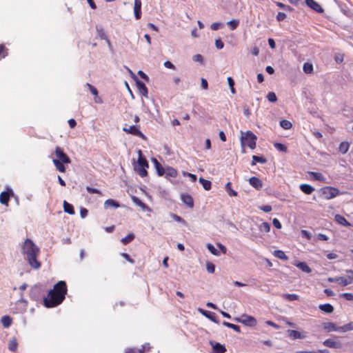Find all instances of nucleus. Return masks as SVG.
Segmentation results:
<instances>
[{"instance_id": "obj_29", "label": "nucleus", "mask_w": 353, "mask_h": 353, "mask_svg": "<svg viewBox=\"0 0 353 353\" xmlns=\"http://www.w3.org/2000/svg\"><path fill=\"white\" fill-rule=\"evenodd\" d=\"M1 322L4 327H9L12 324V320L9 316L5 315L1 317Z\"/></svg>"}, {"instance_id": "obj_12", "label": "nucleus", "mask_w": 353, "mask_h": 353, "mask_svg": "<svg viewBox=\"0 0 353 353\" xmlns=\"http://www.w3.org/2000/svg\"><path fill=\"white\" fill-rule=\"evenodd\" d=\"M305 3L308 7L318 13H322L323 12L322 7L314 0H305Z\"/></svg>"}, {"instance_id": "obj_30", "label": "nucleus", "mask_w": 353, "mask_h": 353, "mask_svg": "<svg viewBox=\"0 0 353 353\" xmlns=\"http://www.w3.org/2000/svg\"><path fill=\"white\" fill-rule=\"evenodd\" d=\"M147 167H142V166H136L135 167V171L137 173L141 176V177H145L148 175V172L146 170Z\"/></svg>"}, {"instance_id": "obj_20", "label": "nucleus", "mask_w": 353, "mask_h": 353, "mask_svg": "<svg viewBox=\"0 0 353 353\" xmlns=\"http://www.w3.org/2000/svg\"><path fill=\"white\" fill-rule=\"evenodd\" d=\"M300 190L306 194H310L314 191V188L306 183L301 184L299 186Z\"/></svg>"}, {"instance_id": "obj_47", "label": "nucleus", "mask_w": 353, "mask_h": 353, "mask_svg": "<svg viewBox=\"0 0 353 353\" xmlns=\"http://www.w3.org/2000/svg\"><path fill=\"white\" fill-rule=\"evenodd\" d=\"M283 296L289 301H296L299 299V296L296 294H285Z\"/></svg>"}, {"instance_id": "obj_54", "label": "nucleus", "mask_w": 353, "mask_h": 353, "mask_svg": "<svg viewBox=\"0 0 353 353\" xmlns=\"http://www.w3.org/2000/svg\"><path fill=\"white\" fill-rule=\"evenodd\" d=\"M206 269L209 273H214L215 271V267L214 265L212 263H208L206 264Z\"/></svg>"}, {"instance_id": "obj_15", "label": "nucleus", "mask_w": 353, "mask_h": 353, "mask_svg": "<svg viewBox=\"0 0 353 353\" xmlns=\"http://www.w3.org/2000/svg\"><path fill=\"white\" fill-rule=\"evenodd\" d=\"M182 201L190 208L194 207V200L191 195L188 194H183L181 196Z\"/></svg>"}, {"instance_id": "obj_23", "label": "nucleus", "mask_w": 353, "mask_h": 353, "mask_svg": "<svg viewBox=\"0 0 353 353\" xmlns=\"http://www.w3.org/2000/svg\"><path fill=\"white\" fill-rule=\"evenodd\" d=\"M63 205V210H64L65 212H66L69 214H71V215L74 214L75 211H74V207L72 204L68 203L66 201H64Z\"/></svg>"}, {"instance_id": "obj_55", "label": "nucleus", "mask_w": 353, "mask_h": 353, "mask_svg": "<svg viewBox=\"0 0 353 353\" xmlns=\"http://www.w3.org/2000/svg\"><path fill=\"white\" fill-rule=\"evenodd\" d=\"M121 255L129 263H132V264H134V260L133 259H132L130 257V256L127 254V253H125V252H123L121 254Z\"/></svg>"}, {"instance_id": "obj_59", "label": "nucleus", "mask_w": 353, "mask_h": 353, "mask_svg": "<svg viewBox=\"0 0 353 353\" xmlns=\"http://www.w3.org/2000/svg\"><path fill=\"white\" fill-rule=\"evenodd\" d=\"M286 18V14L284 12H279L276 15V19L279 21H282Z\"/></svg>"}, {"instance_id": "obj_41", "label": "nucleus", "mask_w": 353, "mask_h": 353, "mask_svg": "<svg viewBox=\"0 0 353 353\" xmlns=\"http://www.w3.org/2000/svg\"><path fill=\"white\" fill-rule=\"evenodd\" d=\"M213 348L216 353H225L226 352L225 346L219 343H216L213 345Z\"/></svg>"}, {"instance_id": "obj_3", "label": "nucleus", "mask_w": 353, "mask_h": 353, "mask_svg": "<svg viewBox=\"0 0 353 353\" xmlns=\"http://www.w3.org/2000/svg\"><path fill=\"white\" fill-rule=\"evenodd\" d=\"M257 137L250 130L245 132H241V144L243 148V152H245V146L253 150L256 145Z\"/></svg>"}, {"instance_id": "obj_36", "label": "nucleus", "mask_w": 353, "mask_h": 353, "mask_svg": "<svg viewBox=\"0 0 353 353\" xmlns=\"http://www.w3.org/2000/svg\"><path fill=\"white\" fill-rule=\"evenodd\" d=\"M104 205L105 208L114 207L117 208L119 207V203L111 199L106 200L104 203Z\"/></svg>"}, {"instance_id": "obj_57", "label": "nucleus", "mask_w": 353, "mask_h": 353, "mask_svg": "<svg viewBox=\"0 0 353 353\" xmlns=\"http://www.w3.org/2000/svg\"><path fill=\"white\" fill-rule=\"evenodd\" d=\"M183 175L184 176H188V177H190V179H191V181L192 182H195L196 181L197 177H196V175H195V174L184 172H183Z\"/></svg>"}, {"instance_id": "obj_14", "label": "nucleus", "mask_w": 353, "mask_h": 353, "mask_svg": "<svg viewBox=\"0 0 353 353\" xmlns=\"http://www.w3.org/2000/svg\"><path fill=\"white\" fill-rule=\"evenodd\" d=\"M141 0H134V13L137 19L141 17Z\"/></svg>"}, {"instance_id": "obj_32", "label": "nucleus", "mask_w": 353, "mask_h": 353, "mask_svg": "<svg viewBox=\"0 0 353 353\" xmlns=\"http://www.w3.org/2000/svg\"><path fill=\"white\" fill-rule=\"evenodd\" d=\"M259 230L261 232L268 233L270 231V225L268 222H263L259 225Z\"/></svg>"}, {"instance_id": "obj_19", "label": "nucleus", "mask_w": 353, "mask_h": 353, "mask_svg": "<svg viewBox=\"0 0 353 353\" xmlns=\"http://www.w3.org/2000/svg\"><path fill=\"white\" fill-rule=\"evenodd\" d=\"M167 179L172 177L176 178L178 175L177 170L172 167H167L165 168V174Z\"/></svg>"}, {"instance_id": "obj_22", "label": "nucleus", "mask_w": 353, "mask_h": 353, "mask_svg": "<svg viewBox=\"0 0 353 353\" xmlns=\"http://www.w3.org/2000/svg\"><path fill=\"white\" fill-rule=\"evenodd\" d=\"M319 308L322 312L327 314L332 313L334 311V307L330 303L321 304L319 305Z\"/></svg>"}, {"instance_id": "obj_39", "label": "nucleus", "mask_w": 353, "mask_h": 353, "mask_svg": "<svg viewBox=\"0 0 353 353\" xmlns=\"http://www.w3.org/2000/svg\"><path fill=\"white\" fill-rule=\"evenodd\" d=\"M8 54V49L3 43H0V59L5 58Z\"/></svg>"}, {"instance_id": "obj_38", "label": "nucleus", "mask_w": 353, "mask_h": 353, "mask_svg": "<svg viewBox=\"0 0 353 353\" xmlns=\"http://www.w3.org/2000/svg\"><path fill=\"white\" fill-rule=\"evenodd\" d=\"M274 256L284 261H287L288 259L285 253L282 250H275L274 252Z\"/></svg>"}, {"instance_id": "obj_4", "label": "nucleus", "mask_w": 353, "mask_h": 353, "mask_svg": "<svg viewBox=\"0 0 353 353\" xmlns=\"http://www.w3.org/2000/svg\"><path fill=\"white\" fill-rule=\"evenodd\" d=\"M321 192L324 199H332L340 194L339 190L332 186H325L321 189Z\"/></svg>"}, {"instance_id": "obj_53", "label": "nucleus", "mask_w": 353, "mask_h": 353, "mask_svg": "<svg viewBox=\"0 0 353 353\" xmlns=\"http://www.w3.org/2000/svg\"><path fill=\"white\" fill-rule=\"evenodd\" d=\"M125 353H144L143 349L128 348L125 350Z\"/></svg>"}, {"instance_id": "obj_62", "label": "nucleus", "mask_w": 353, "mask_h": 353, "mask_svg": "<svg viewBox=\"0 0 353 353\" xmlns=\"http://www.w3.org/2000/svg\"><path fill=\"white\" fill-rule=\"evenodd\" d=\"M222 26V24L221 23H213L211 24V29L212 30H217Z\"/></svg>"}, {"instance_id": "obj_60", "label": "nucleus", "mask_w": 353, "mask_h": 353, "mask_svg": "<svg viewBox=\"0 0 353 353\" xmlns=\"http://www.w3.org/2000/svg\"><path fill=\"white\" fill-rule=\"evenodd\" d=\"M215 46L216 47L217 49H222L224 46V44L223 43V41L220 39H218L215 41Z\"/></svg>"}, {"instance_id": "obj_17", "label": "nucleus", "mask_w": 353, "mask_h": 353, "mask_svg": "<svg viewBox=\"0 0 353 353\" xmlns=\"http://www.w3.org/2000/svg\"><path fill=\"white\" fill-rule=\"evenodd\" d=\"M288 332L289 337H290L292 339H302L305 338V335H303L297 330H289Z\"/></svg>"}, {"instance_id": "obj_28", "label": "nucleus", "mask_w": 353, "mask_h": 353, "mask_svg": "<svg viewBox=\"0 0 353 353\" xmlns=\"http://www.w3.org/2000/svg\"><path fill=\"white\" fill-rule=\"evenodd\" d=\"M353 330V321H351L347 324H345L342 326H339V332H347L349 331Z\"/></svg>"}, {"instance_id": "obj_61", "label": "nucleus", "mask_w": 353, "mask_h": 353, "mask_svg": "<svg viewBox=\"0 0 353 353\" xmlns=\"http://www.w3.org/2000/svg\"><path fill=\"white\" fill-rule=\"evenodd\" d=\"M98 35L101 39H106L108 37L103 29L97 30Z\"/></svg>"}, {"instance_id": "obj_5", "label": "nucleus", "mask_w": 353, "mask_h": 353, "mask_svg": "<svg viewBox=\"0 0 353 353\" xmlns=\"http://www.w3.org/2000/svg\"><path fill=\"white\" fill-rule=\"evenodd\" d=\"M234 320L239 323H243V325L250 327H254L257 323L255 318L247 314H243L241 317L235 318Z\"/></svg>"}, {"instance_id": "obj_25", "label": "nucleus", "mask_w": 353, "mask_h": 353, "mask_svg": "<svg viewBox=\"0 0 353 353\" xmlns=\"http://www.w3.org/2000/svg\"><path fill=\"white\" fill-rule=\"evenodd\" d=\"M296 266L306 273H310L312 271L311 268L307 265L305 262H299L296 264Z\"/></svg>"}, {"instance_id": "obj_8", "label": "nucleus", "mask_w": 353, "mask_h": 353, "mask_svg": "<svg viewBox=\"0 0 353 353\" xmlns=\"http://www.w3.org/2000/svg\"><path fill=\"white\" fill-rule=\"evenodd\" d=\"M12 196H14L13 190L10 188H7L6 190L0 194V203L8 206L10 199Z\"/></svg>"}, {"instance_id": "obj_26", "label": "nucleus", "mask_w": 353, "mask_h": 353, "mask_svg": "<svg viewBox=\"0 0 353 353\" xmlns=\"http://www.w3.org/2000/svg\"><path fill=\"white\" fill-rule=\"evenodd\" d=\"M309 174L315 180L323 182L325 181V176L321 172H309Z\"/></svg>"}, {"instance_id": "obj_64", "label": "nucleus", "mask_w": 353, "mask_h": 353, "mask_svg": "<svg viewBox=\"0 0 353 353\" xmlns=\"http://www.w3.org/2000/svg\"><path fill=\"white\" fill-rule=\"evenodd\" d=\"M260 209L265 212H270L272 210V206L269 205H263L260 207Z\"/></svg>"}, {"instance_id": "obj_35", "label": "nucleus", "mask_w": 353, "mask_h": 353, "mask_svg": "<svg viewBox=\"0 0 353 353\" xmlns=\"http://www.w3.org/2000/svg\"><path fill=\"white\" fill-rule=\"evenodd\" d=\"M199 181L200 183L202 184L203 188L205 190H209L211 189V187H212V183H211V181L207 180V179H205L202 177H201L199 179Z\"/></svg>"}, {"instance_id": "obj_63", "label": "nucleus", "mask_w": 353, "mask_h": 353, "mask_svg": "<svg viewBox=\"0 0 353 353\" xmlns=\"http://www.w3.org/2000/svg\"><path fill=\"white\" fill-rule=\"evenodd\" d=\"M276 4L277 6H279L280 8L291 10V8L289 6L285 5L283 3L281 2H276Z\"/></svg>"}, {"instance_id": "obj_21", "label": "nucleus", "mask_w": 353, "mask_h": 353, "mask_svg": "<svg viewBox=\"0 0 353 353\" xmlns=\"http://www.w3.org/2000/svg\"><path fill=\"white\" fill-rule=\"evenodd\" d=\"M334 219H335V221L338 223H339V224H341V225H342L343 226H346V227L351 226L350 223H349L347 221V219L344 216H343L342 215L336 214Z\"/></svg>"}, {"instance_id": "obj_40", "label": "nucleus", "mask_w": 353, "mask_h": 353, "mask_svg": "<svg viewBox=\"0 0 353 353\" xmlns=\"http://www.w3.org/2000/svg\"><path fill=\"white\" fill-rule=\"evenodd\" d=\"M225 190L230 196H237V192L235 190H232V183L230 182H228L226 183Z\"/></svg>"}, {"instance_id": "obj_50", "label": "nucleus", "mask_w": 353, "mask_h": 353, "mask_svg": "<svg viewBox=\"0 0 353 353\" xmlns=\"http://www.w3.org/2000/svg\"><path fill=\"white\" fill-rule=\"evenodd\" d=\"M207 248L209 250V251L214 255H219V252L214 248V246L212 244H208L207 245Z\"/></svg>"}, {"instance_id": "obj_42", "label": "nucleus", "mask_w": 353, "mask_h": 353, "mask_svg": "<svg viewBox=\"0 0 353 353\" xmlns=\"http://www.w3.org/2000/svg\"><path fill=\"white\" fill-rule=\"evenodd\" d=\"M256 163H266V159L263 157H258L256 155H253L252 165H256Z\"/></svg>"}, {"instance_id": "obj_52", "label": "nucleus", "mask_w": 353, "mask_h": 353, "mask_svg": "<svg viewBox=\"0 0 353 353\" xmlns=\"http://www.w3.org/2000/svg\"><path fill=\"white\" fill-rule=\"evenodd\" d=\"M86 190L90 194H98L102 195L101 192L97 188H93L90 186H87Z\"/></svg>"}, {"instance_id": "obj_6", "label": "nucleus", "mask_w": 353, "mask_h": 353, "mask_svg": "<svg viewBox=\"0 0 353 353\" xmlns=\"http://www.w3.org/2000/svg\"><path fill=\"white\" fill-rule=\"evenodd\" d=\"M54 154L57 158L53 160H60L65 164L71 163L70 157L63 152V150L61 147H56Z\"/></svg>"}, {"instance_id": "obj_24", "label": "nucleus", "mask_w": 353, "mask_h": 353, "mask_svg": "<svg viewBox=\"0 0 353 353\" xmlns=\"http://www.w3.org/2000/svg\"><path fill=\"white\" fill-rule=\"evenodd\" d=\"M52 162L56 168V169L60 172H65V167L64 165L65 163L61 162L60 160H52Z\"/></svg>"}, {"instance_id": "obj_7", "label": "nucleus", "mask_w": 353, "mask_h": 353, "mask_svg": "<svg viewBox=\"0 0 353 353\" xmlns=\"http://www.w3.org/2000/svg\"><path fill=\"white\" fill-rule=\"evenodd\" d=\"M345 272L347 274V277L339 276L338 283L342 286H347L353 283V270H346Z\"/></svg>"}, {"instance_id": "obj_2", "label": "nucleus", "mask_w": 353, "mask_h": 353, "mask_svg": "<svg viewBox=\"0 0 353 353\" xmlns=\"http://www.w3.org/2000/svg\"><path fill=\"white\" fill-rule=\"evenodd\" d=\"M22 250L30 267L34 270L40 268L41 263L37 259L40 250L32 241L29 239H26Z\"/></svg>"}, {"instance_id": "obj_1", "label": "nucleus", "mask_w": 353, "mask_h": 353, "mask_svg": "<svg viewBox=\"0 0 353 353\" xmlns=\"http://www.w3.org/2000/svg\"><path fill=\"white\" fill-rule=\"evenodd\" d=\"M67 292L66 283L64 281H58L44 298V305L46 307H54L60 305L64 301Z\"/></svg>"}, {"instance_id": "obj_18", "label": "nucleus", "mask_w": 353, "mask_h": 353, "mask_svg": "<svg viewBox=\"0 0 353 353\" xmlns=\"http://www.w3.org/2000/svg\"><path fill=\"white\" fill-rule=\"evenodd\" d=\"M323 344L325 346L330 347V348H340L341 347L340 343L336 342V341H333L331 339H328L325 340L323 342Z\"/></svg>"}, {"instance_id": "obj_44", "label": "nucleus", "mask_w": 353, "mask_h": 353, "mask_svg": "<svg viewBox=\"0 0 353 353\" xmlns=\"http://www.w3.org/2000/svg\"><path fill=\"white\" fill-rule=\"evenodd\" d=\"M223 325L226 326L227 327L232 329L233 330L236 331V332H241L240 327L237 325H235V324H233V323H231L229 322H226V321H223Z\"/></svg>"}, {"instance_id": "obj_49", "label": "nucleus", "mask_w": 353, "mask_h": 353, "mask_svg": "<svg viewBox=\"0 0 353 353\" xmlns=\"http://www.w3.org/2000/svg\"><path fill=\"white\" fill-rule=\"evenodd\" d=\"M274 146L275 148H276L277 150H279L280 151L285 152H287V147L282 143H275L274 144Z\"/></svg>"}, {"instance_id": "obj_34", "label": "nucleus", "mask_w": 353, "mask_h": 353, "mask_svg": "<svg viewBox=\"0 0 353 353\" xmlns=\"http://www.w3.org/2000/svg\"><path fill=\"white\" fill-rule=\"evenodd\" d=\"M303 70L306 74H312L314 71L312 64L310 63H305L303 66Z\"/></svg>"}, {"instance_id": "obj_56", "label": "nucleus", "mask_w": 353, "mask_h": 353, "mask_svg": "<svg viewBox=\"0 0 353 353\" xmlns=\"http://www.w3.org/2000/svg\"><path fill=\"white\" fill-rule=\"evenodd\" d=\"M272 224L273 225L277 228V229H281L282 225H281V222L279 221V219H277L276 218H274L273 220H272Z\"/></svg>"}, {"instance_id": "obj_13", "label": "nucleus", "mask_w": 353, "mask_h": 353, "mask_svg": "<svg viewBox=\"0 0 353 353\" xmlns=\"http://www.w3.org/2000/svg\"><path fill=\"white\" fill-rule=\"evenodd\" d=\"M250 184L256 189L257 190H261L263 188V182L262 181L256 176H252L249 179Z\"/></svg>"}, {"instance_id": "obj_51", "label": "nucleus", "mask_w": 353, "mask_h": 353, "mask_svg": "<svg viewBox=\"0 0 353 353\" xmlns=\"http://www.w3.org/2000/svg\"><path fill=\"white\" fill-rule=\"evenodd\" d=\"M86 86L89 88L90 92L95 97L97 95H98V90L97 89L94 87L93 85H92L90 83H86Z\"/></svg>"}, {"instance_id": "obj_10", "label": "nucleus", "mask_w": 353, "mask_h": 353, "mask_svg": "<svg viewBox=\"0 0 353 353\" xmlns=\"http://www.w3.org/2000/svg\"><path fill=\"white\" fill-rule=\"evenodd\" d=\"M132 74L133 75V78L136 81L137 86L139 90V92L141 94H142L144 97H147L148 95V88L145 83L142 82L141 81L139 80L137 77L131 72Z\"/></svg>"}, {"instance_id": "obj_11", "label": "nucleus", "mask_w": 353, "mask_h": 353, "mask_svg": "<svg viewBox=\"0 0 353 353\" xmlns=\"http://www.w3.org/2000/svg\"><path fill=\"white\" fill-rule=\"evenodd\" d=\"M323 329L327 332H339V327L333 322H325L322 324Z\"/></svg>"}, {"instance_id": "obj_43", "label": "nucleus", "mask_w": 353, "mask_h": 353, "mask_svg": "<svg viewBox=\"0 0 353 353\" xmlns=\"http://www.w3.org/2000/svg\"><path fill=\"white\" fill-rule=\"evenodd\" d=\"M134 237L135 236H134V234H132V233L128 234L127 236H125V237L122 238L121 242H122L123 244L127 245L129 243H130L132 241H133Z\"/></svg>"}, {"instance_id": "obj_45", "label": "nucleus", "mask_w": 353, "mask_h": 353, "mask_svg": "<svg viewBox=\"0 0 353 353\" xmlns=\"http://www.w3.org/2000/svg\"><path fill=\"white\" fill-rule=\"evenodd\" d=\"M280 125L285 130H289L292 127V123L286 119H283L280 121Z\"/></svg>"}, {"instance_id": "obj_27", "label": "nucleus", "mask_w": 353, "mask_h": 353, "mask_svg": "<svg viewBox=\"0 0 353 353\" xmlns=\"http://www.w3.org/2000/svg\"><path fill=\"white\" fill-rule=\"evenodd\" d=\"M139 159H138V166H142V167H147V168H148L149 167L148 162V161L146 160L145 158L142 157V154H141V150L139 151Z\"/></svg>"}, {"instance_id": "obj_9", "label": "nucleus", "mask_w": 353, "mask_h": 353, "mask_svg": "<svg viewBox=\"0 0 353 353\" xmlns=\"http://www.w3.org/2000/svg\"><path fill=\"white\" fill-rule=\"evenodd\" d=\"M123 130L128 134H130L143 139H145V135L141 132V130L136 125H130L129 127H124Z\"/></svg>"}, {"instance_id": "obj_58", "label": "nucleus", "mask_w": 353, "mask_h": 353, "mask_svg": "<svg viewBox=\"0 0 353 353\" xmlns=\"http://www.w3.org/2000/svg\"><path fill=\"white\" fill-rule=\"evenodd\" d=\"M341 296L347 301H353V294L345 292L341 294Z\"/></svg>"}, {"instance_id": "obj_16", "label": "nucleus", "mask_w": 353, "mask_h": 353, "mask_svg": "<svg viewBox=\"0 0 353 353\" xmlns=\"http://www.w3.org/2000/svg\"><path fill=\"white\" fill-rule=\"evenodd\" d=\"M152 161L154 163L158 175L160 176H163L165 174V168L163 167V165L158 161L157 159L153 158Z\"/></svg>"}, {"instance_id": "obj_37", "label": "nucleus", "mask_w": 353, "mask_h": 353, "mask_svg": "<svg viewBox=\"0 0 353 353\" xmlns=\"http://www.w3.org/2000/svg\"><path fill=\"white\" fill-rule=\"evenodd\" d=\"M18 343L15 338L11 339L8 343V349L12 352H15L17 349Z\"/></svg>"}, {"instance_id": "obj_33", "label": "nucleus", "mask_w": 353, "mask_h": 353, "mask_svg": "<svg viewBox=\"0 0 353 353\" xmlns=\"http://www.w3.org/2000/svg\"><path fill=\"white\" fill-rule=\"evenodd\" d=\"M132 200L134 203H135L137 205L141 207L143 210H145L147 208V205L145 203H143L138 197L134 196L132 197Z\"/></svg>"}, {"instance_id": "obj_48", "label": "nucleus", "mask_w": 353, "mask_h": 353, "mask_svg": "<svg viewBox=\"0 0 353 353\" xmlns=\"http://www.w3.org/2000/svg\"><path fill=\"white\" fill-rule=\"evenodd\" d=\"M267 99L270 102H276L277 100V97L274 92H270L267 95Z\"/></svg>"}, {"instance_id": "obj_46", "label": "nucleus", "mask_w": 353, "mask_h": 353, "mask_svg": "<svg viewBox=\"0 0 353 353\" xmlns=\"http://www.w3.org/2000/svg\"><path fill=\"white\" fill-rule=\"evenodd\" d=\"M227 24L230 28V30H234L238 27L239 24V21L238 19H233L228 21Z\"/></svg>"}, {"instance_id": "obj_31", "label": "nucleus", "mask_w": 353, "mask_h": 353, "mask_svg": "<svg viewBox=\"0 0 353 353\" xmlns=\"http://www.w3.org/2000/svg\"><path fill=\"white\" fill-rule=\"evenodd\" d=\"M350 148V144L347 141L341 142L339 146V151L342 154H345Z\"/></svg>"}]
</instances>
